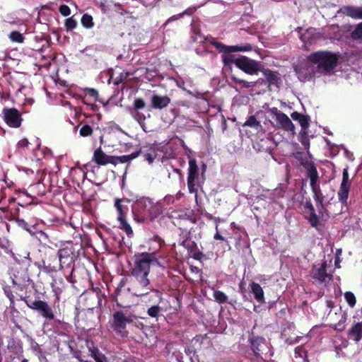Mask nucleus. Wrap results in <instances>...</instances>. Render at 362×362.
<instances>
[{"label": "nucleus", "mask_w": 362, "mask_h": 362, "mask_svg": "<svg viewBox=\"0 0 362 362\" xmlns=\"http://www.w3.org/2000/svg\"><path fill=\"white\" fill-rule=\"evenodd\" d=\"M308 60L313 64L318 74H330L337 66L338 56L331 52L318 51L310 54Z\"/></svg>", "instance_id": "obj_1"}, {"label": "nucleus", "mask_w": 362, "mask_h": 362, "mask_svg": "<svg viewBox=\"0 0 362 362\" xmlns=\"http://www.w3.org/2000/svg\"><path fill=\"white\" fill-rule=\"evenodd\" d=\"M156 205L148 197L137 199L132 205V211L136 220L144 219L148 217L153 218L152 210Z\"/></svg>", "instance_id": "obj_2"}, {"label": "nucleus", "mask_w": 362, "mask_h": 362, "mask_svg": "<svg viewBox=\"0 0 362 362\" xmlns=\"http://www.w3.org/2000/svg\"><path fill=\"white\" fill-rule=\"evenodd\" d=\"M135 317L132 315H127L122 311H116L113 313L112 318L110 321V327L117 336L124 338L128 336L127 325L132 322Z\"/></svg>", "instance_id": "obj_3"}, {"label": "nucleus", "mask_w": 362, "mask_h": 362, "mask_svg": "<svg viewBox=\"0 0 362 362\" xmlns=\"http://www.w3.org/2000/svg\"><path fill=\"white\" fill-rule=\"evenodd\" d=\"M114 206L118 214L117 221L119 222V228L127 233L128 236L133 234L132 227L127 221V214L129 209L127 204L129 203L130 200L127 198H115L114 200Z\"/></svg>", "instance_id": "obj_4"}, {"label": "nucleus", "mask_w": 362, "mask_h": 362, "mask_svg": "<svg viewBox=\"0 0 362 362\" xmlns=\"http://www.w3.org/2000/svg\"><path fill=\"white\" fill-rule=\"evenodd\" d=\"M156 262L159 264V262L154 252H142L135 256L134 266L132 269V272L149 274L151 264Z\"/></svg>", "instance_id": "obj_5"}, {"label": "nucleus", "mask_w": 362, "mask_h": 362, "mask_svg": "<svg viewBox=\"0 0 362 362\" xmlns=\"http://www.w3.org/2000/svg\"><path fill=\"white\" fill-rule=\"evenodd\" d=\"M21 300L24 301L29 308L37 311L42 317L48 320L54 319V311L47 302L41 300H31L23 296H21Z\"/></svg>", "instance_id": "obj_6"}, {"label": "nucleus", "mask_w": 362, "mask_h": 362, "mask_svg": "<svg viewBox=\"0 0 362 362\" xmlns=\"http://www.w3.org/2000/svg\"><path fill=\"white\" fill-rule=\"evenodd\" d=\"M132 276L135 279V295L137 296H143L147 295L150 291H153L150 288V281L148 278L149 274L138 273L131 272ZM157 294H160L157 290H153Z\"/></svg>", "instance_id": "obj_7"}, {"label": "nucleus", "mask_w": 362, "mask_h": 362, "mask_svg": "<svg viewBox=\"0 0 362 362\" xmlns=\"http://www.w3.org/2000/svg\"><path fill=\"white\" fill-rule=\"evenodd\" d=\"M270 112L274 116L277 128L294 134L295 126L285 113L280 111L277 107L271 108Z\"/></svg>", "instance_id": "obj_8"}, {"label": "nucleus", "mask_w": 362, "mask_h": 362, "mask_svg": "<svg viewBox=\"0 0 362 362\" xmlns=\"http://www.w3.org/2000/svg\"><path fill=\"white\" fill-rule=\"evenodd\" d=\"M236 66L247 74L257 75L261 71L262 64L259 62L241 56L236 60Z\"/></svg>", "instance_id": "obj_9"}, {"label": "nucleus", "mask_w": 362, "mask_h": 362, "mask_svg": "<svg viewBox=\"0 0 362 362\" xmlns=\"http://www.w3.org/2000/svg\"><path fill=\"white\" fill-rule=\"evenodd\" d=\"M250 344L252 349L256 356L273 355L271 346L264 338L260 337L252 338Z\"/></svg>", "instance_id": "obj_10"}, {"label": "nucleus", "mask_w": 362, "mask_h": 362, "mask_svg": "<svg viewBox=\"0 0 362 362\" xmlns=\"http://www.w3.org/2000/svg\"><path fill=\"white\" fill-rule=\"evenodd\" d=\"M198 166L197 160L194 158H190L189 160L187 187L189 193H197L196 181L198 179Z\"/></svg>", "instance_id": "obj_11"}, {"label": "nucleus", "mask_w": 362, "mask_h": 362, "mask_svg": "<svg viewBox=\"0 0 362 362\" xmlns=\"http://www.w3.org/2000/svg\"><path fill=\"white\" fill-rule=\"evenodd\" d=\"M309 156L310 153L308 151L307 154L298 153L296 157L300 160V165L306 170L307 175L309 179H313L318 176V173L313 161L308 158Z\"/></svg>", "instance_id": "obj_12"}, {"label": "nucleus", "mask_w": 362, "mask_h": 362, "mask_svg": "<svg viewBox=\"0 0 362 362\" xmlns=\"http://www.w3.org/2000/svg\"><path fill=\"white\" fill-rule=\"evenodd\" d=\"M4 121L11 127L17 128L21 126L22 118L19 112L15 108H4Z\"/></svg>", "instance_id": "obj_13"}, {"label": "nucleus", "mask_w": 362, "mask_h": 362, "mask_svg": "<svg viewBox=\"0 0 362 362\" xmlns=\"http://www.w3.org/2000/svg\"><path fill=\"white\" fill-rule=\"evenodd\" d=\"M351 187V182L349 179L348 168H344L342 173V181L340 185V187L338 192L339 200L343 204H346L349 189Z\"/></svg>", "instance_id": "obj_14"}, {"label": "nucleus", "mask_w": 362, "mask_h": 362, "mask_svg": "<svg viewBox=\"0 0 362 362\" xmlns=\"http://www.w3.org/2000/svg\"><path fill=\"white\" fill-rule=\"evenodd\" d=\"M295 70L299 80L301 81H309L316 74H318L313 64L308 62V60L305 65L296 66Z\"/></svg>", "instance_id": "obj_15"}, {"label": "nucleus", "mask_w": 362, "mask_h": 362, "mask_svg": "<svg viewBox=\"0 0 362 362\" xmlns=\"http://www.w3.org/2000/svg\"><path fill=\"white\" fill-rule=\"evenodd\" d=\"M327 262L325 259L321 263L314 264L311 271L312 277L320 282H324L327 279H330L327 271Z\"/></svg>", "instance_id": "obj_16"}, {"label": "nucleus", "mask_w": 362, "mask_h": 362, "mask_svg": "<svg viewBox=\"0 0 362 362\" xmlns=\"http://www.w3.org/2000/svg\"><path fill=\"white\" fill-rule=\"evenodd\" d=\"M212 45L223 53L225 52H249L252 49L250 44L245 43L240 45L227 46L219 42H213Z\"/></svg>", "instance_id": "obj_17"}, {"label": "nucleus", "mask_w": 362, "mask_h": 362, "mask_svg": "<svg viewBox=\"0 0 362 362\" xmlns=\"http://www.w3.org/2000/svg\"><path fill=\"white\" fill-rule=\"evenodd\" d=\"M319 177L317 176L315 178L310 179V185L311 187L312 192L313 193V198L316 202L317 206L319 208H323V202L326 201V197L322 194L320 185L317 183Z\"/></svg>", "instance_id": "obj_18"}, {"label": "nucleus", "mask_w": 362, "mask_h": 362, "mask_svg": "<svg viewBox=\"0 0 362 362\" xmlns=\"http://www.w3.org/2000/svg\"><path fill=\"white\" fill-rule=\"evenodd\" d=\"M180 244L192 254L194 259H201L204 257V254L197 249L196 243L191 238L187 237L181 240Z\"/></svg>", "instance_id": "obj_19"}, {"label": "nucleus", "mask_w": 362, "mask_h": 362, "mask_svg": "<svg viewBox=\"0 0 362 362\" xmlns=\"http://www.w3.org/2000/svg\"><path fill=\"white\" fill-rule=\"evenodd\" d=\"M305 218L312 227L317 228L319 226V218L315 213L314 206L311 203L305 205Z\"/></svg>", "instance_id": "obj_20"}, {"label": "nucleus", "mask_w": 362, "mask_h": 362, "mask_svg": "<svg viewBox=\"0 0 362 362\" xmlns=\"http://www.w3.org/2000/svg\"><path fill=\"white\" fill-rule=\"evenodd\" d=\"M339 11L353 19H362V6H346Z\"/></svg>", "instance_id": "obj_21"}, {"label": "nucleus", "mask_w": 362, "mask_h": 362, "mask_svg": "<svg viewBox=\"0 0 362 362\" xmlns=\"http://www.w3.org/2000/svg\"><path fill=\"white\" fill-rule=\"evenodd\" d=\"M151 105L155 109H163L170 103V98L168 95H153L151 97Z\"/></svg>", "instance_id": "obj_22"}, {"label": "nucleus", "mask_w": 362, "mask_h": 362, "mask_svg": "<svg viewBox=\"0 0 362 362\" xmlns=\"http://www.w3.org/2000/svg\"><path fill=\"white\" fill-rule=\"evenodd\" d=\"M113 156L106 155L100 148L95 151L93 160L98 165H105L108 163L112 164Z\"/></svg>", "instance_id": "obj_23"}, {"label": "nucleus", "mask_w": 362, "mask_h": 362, "mask_svg": "<svg viewBox=\"0 0 362 362\" xmlns=\"http://www.w3.org/2000/svg\"><path fill=\"white\" fill-rule=\"evenodd\" d=\"M141 152V148H137L133 153L129 155H124L120 156H113L112 164L117 165V163H130L132 160L137 158Z\"/></svg>", "instance_id": "obj_24"}, {"label": "nucleus", "mask_w": 362, "mask_h": 362, "mask_svg": "<svg viewBox=\"0 0 362 362\" xmlns=\"http://www.w3.org/2000/svg\"><path fill=\"white\" fill-rule=\"evenodd\" d=\"M73 255L71 248L69 247L62 248L58 251L59 260L62 268L63 267L62 264H65L67 261H69L68 263L72 262Z\"/></svg>", "instance_id": "obj_25"}, {"label": "nucleus", "mask_w": 362, "mask_h": 362, "mask_svg": "<svg viewBox=\"0 0 362 362\" xmlns=\"http://www.w3.org/2000/svg\"><path fill=\"white\" fill-rule=\"evenodd\" d=\"M250 287L255 300L260 303H264V291L261 286L259 284L252 281L250 284Z\"/></svg>", "instance_id": "obj_26"}, {"label": "nucleus", "mask_w": 362, "mask_h": 362, "mask_svg": "<svg viewBox=\"0 0 362 362\" xmlns=\"http://www.w3.org/2000/svg\"><path fill=\"white\" fill-rule=\"evenodd\" d=\"M88 348L90 355L94 358L95 362H107L106 357L95 347L93 344L88 343Z\"/></svg>", "instance_id": "obj_27"}, {"label": "nucleus", "mask_w": 362, "mask_h": 362, "mask_svg": "<svg viewBox=\"0 0 362 362\" xmlns=\"http://www.w3.org/2000/svg\"><path fill=\"white\" fill-rule=\"evenodd\" d=\"M231 81L240 88H250L257 86L258 81H247L243 79L239 78L235 74L230 75Z\"/></svg>", "instance_id": "obj_28"}, {"label": "nucleus", "mask_w": 362, "mask_h": 362, "mask_svg": "<svg viewBox=\"0 0 362 362\" xmlns=\"http://www.w3.org/2000/svg\"><path fill=\"white\" fill-rule=\"evenodd\" d=\"M261 72H262L267 81L269 84H276L279 80V74L276 71H271L269 69H264L261 67Z\"/></svg>", "instance_id": "obj_29"}, {"label": "nucleus", "mask_w": 362, "mask_h": 362, "mask_svg": "<svg viewBox=\"0 0 362 362\" xmlns=\"http://www.w3.org/2000/svg\"><path fill=\"white\" fill-rule=\"evenodd\" d=\"M349 334L356 342H358L362 338V324L358 322L354 325Z\"/></svg>", "instance_id": "obj_30"}, {"label": "nucleus", "mask_w": 362, "mask_h": 362, "mask_svg": "<svg viewBox=\"0 0 362 362\" xmlns=\"http://www.w3.org/2000/svg\"><path fill=\"white\" fill-rule=\"evenodd\" d=\"M85 92L86 94L83 98L84 103L88 104V103H93L96 101L98 97V93L96 90L93 88H86Z\"/></svg>", "instance_id": "obj_31"}, {"label": "nucleus", "mask_w": 362, "mask_h": 362, "mask_svg": "<svg viewBox=\"0 0 362 362\" xmlns=\"http://www.w3.org/2000/svg\"><path fill=\"white\" fill-rule=\"evenodd\" d=\"M285 192V186L280 185L279 187L274 189L270 193L269 199L272 202H276L277 199L281 198L284 197Z\"/></svg>", "instance_id": "obj_32"}, {"label": "nucleus", "mask_w": 362, "mask_h": 362, "mask_svg": "<svg viewBox=\"0 0 362 362\" xmlns=\"http://www.w3.org/2000/svg\"><path fill=\"white\" fill-rule=\"evenodd\" d=\"M4 293L6 295V296L8 298L10 301V305L9 308L13 311L17 313H18V311L15 308V303H14V296L13 294V292L9 286H4Z\"/></svg>", "instance_id": "obj_33"}, {"label": "nucleus", "mask_w": 362, "mask_h": 362, "mask_svg": "<svg viewBox=\"0 0 362 362\" xmlns=\"http://www.w3.org/2000/svg\"><path fill=\"white\" fill-rule=\"evenodd\" d=\"M81 23L86 29H90L94 26L93 17L88 13H85L82 16Z\"/></svg>", "instance_id": "obj_34"}, {"label": "nucleus", "mask_w": 362, "mask_h": 362, "mask_svg": "<svg viewBox=\"0 0 362 362\" xmlns=\"http://www.w3.org/2000/svg\"><path fill=\"white\" fill-rule=\"evenodd\" d=\"M232 52H225L222 55V61L225 66L234 64L236 66V60L238 57L231 54Z\"/></svg>", "instance_id": "obj_35"}, {"label": "nucleus", "mask_w": 362, "mask_h": 362, "mask_svg": "<svg viewBox=\"0 0 362 362\" xmlns=\"http://www.w3.org/2000/svg\"><path fill=\"white\" fill-rule=\"evenodd\" d=\"M191 13L189 12V11L188 9H186L185 11H184L183 12L180 13H178V14H176V15H174L171 17H170L166 21L165 23H163V25H162L163 28H165L168 23H172V22H174V21H176L182 18H183V16L185 15H189Z\"/></svg>", "instance_id": "obj_36"}, {"label": "nucleus", "mask_w": 362, "mask_h": 362, "mask_svg": "<svg viewBox=\"0 0 362 362\" xmlns=\"http://www.w3.org/2000/svg\"><path fill=\"white\" fill-rule=\"evenodd\" d=\"M243 127H250L257 129L261 127L260 122H258L255 116H250L243 124Z\"/></svg>", "instance_id": "obj_37"}, {"label": "nucleus", "mask_w": 362, "mask_h": 362, "mask_svg": "<svg viewBox=\"0 0 362 362\" xmlns=\"http://www.w3.org/2000/svg\"><path fill=\"white\" fill-rule=\"evenodd\" d=\"M8 37L12 42L17 43H23L25 40L24 36L18 31H12Z\"/></svg>", "instance_id": "obj_38"}, {"label": "nucleus", "mask_w": 362, "mask_h": 362, "mask_svg": "<svg viewBox=\"0 0 362 362\" xmlns=\"http://www.w3.org/2000/svg\"><path fill=\"white\" fill-rule=\"evenodd\" d=\"M214 298L219 303H224L228 300V296L222 291L215 290Z\"/></svg>", "instance_id": "obj_39"}, {"label": "nucleus", "mask_w": 362, "mask_h": 362, "mask_svg": "<svg viewBox=\"0 0 362 362\" xmlns=\"http://www.w3.org/2000/svg\"><path fill=\"white\" fill-rule=\"evenodd\" d=\"M130 113L132 116L139 123L141 124L146 119V116L137 110H131Z\"/></svg>", "instance_id": "obj_40"}, {"label": "nucleus", "mask_w": 362, "mask_h": 362, "mask_svg": "<svg viewBox=\"0 0 362 362\" xmlns=\"http://www.w3.org/2000/svg\"><path fill=\"white\" fill-rule=\"evenodd\" d=\"M77 25V21L74 18L73 16L66 18L64 22V26L68 31L75 29Z\"/></svg>", "instance_id": "obj_41"}, {"label": "nucleus", "mask_w": 362, "mask_h": 362, "mask_svg": "<svg viewBox=\"0 0 362 362\" xmlns=\"http://www.w3.org/2000/svg\"><path fill=\"white\" fill-rule=\"evenodd\" d=\"M191 37L193 42L198 43H202L205 40L204 37L194 28H192V35Z\"/></svg>", "instance_id": "obj_42"}, {"label": "nucleus", "mask_w": 362, "mask_h": 362, "mask_svg": "<svg viewBox=\"0 0 362 362\" xmlns=\"http://www.w3.org/2000/svg\"><path fill=\"white\" fill-rule=\"evenodd\" d=\"M160 311L161 308L159 305H156L150 307L147 310V313L151 317H157Z\"/></svg>", "instance_id": "obj_43"}, {"label": "nucleus", "mask_w": 362, "mask_h": 362, "mask_svg": "<svg viewBox=\"0 0 362 362\" xmlns=\"http://www.w3.org/2000/svg\"><path fill=\"white\" fill-rule=\"evenodd\" d=\"M295 357L305 360L306 351L303 346H298L295 349Z\"/></svg>", "instance_id": "obj_44"}, {"label": "nucleus", "mask_w": 362, "mask_h": 362, "mask_svg": "<svg viewBox=\"0 0 362 362\" xmlns=\"http://www.w3.org/2000/svg\"><path fill=\"white\" fill-rule=\"evenodd\" d=\"M344 298L347 303L351 306L354 307L356 304V298L353 293L347 291L344 293Z\"/></svg>", "instance_id": "obj_45"}, {"label": "nucleus", "mask_w": 362, "mask_h": 362, "mask_svg": "<svg viewBox=\"0 0 362 362\" xmlns=\"http://www.w3.org/2000/svg\"><path fill=\"white\" fill-rule=\"evenodd\" d=\"M93 133V129L90 125L85 124L83 125L79 132V134L81 136H90Z\"/></svg>", "instance_id": "obj_46"}, {"label": "nucleus", "mask_w": 362, "mask_h": 362, "mask_svg": "<svg viewBox=\"0 0 362 362\" xmlns=\"http://www.w3.org/2000/svg\"><path fill=\"white\" fill-rule=\"evenodd\" d=\"M352 37L354 39H361L362 40V22L356 25L352 32Z\"/></svg>", "instance_id": "obj_47"}, {"label": "nucleus", "mask_w": 362, "mask_h": 362, "mask_svg": "<svg viewBox=\"0 0 362 362\" xmlns=\"http://www.w3.org/2000/svg\"><path fill=\"white\" fill-rule=\"evenodd\" d=\"M146 104L143 99L136 98L134 102V107L132 110H140L145 107Z\"/></svg>", "instance_id": "obj_48"}, {"label": "nucleus", "mask_w": 362, "mask_h": 362, "mask_svg": "<svg viewBox=\"0 0 362 362\" xmlns=\"http://www.w3.org/2000/svg\"><path fill=\"white\" fill-rule=\"evenodd\" d=\"M59 11L63 16H69L71 14L70 8L65 4L60 5L59 7Z\"/></svg>", "instance_id": "obj_49"}, {"label": "nucleus", "mask_w": 362, "mask_h": 362, "mask_svg": "<svg viewBox=\"0 0 362 362\" xmlns=\"http://www.w3.org/2000/svg\"><path fill=\"white\" fill-rule=\"evenodd\" d=\"M42 269L46 273H52L57 271V267L55 266H52L50 264L47 265L44 262Z\"/></svg>", "instance_id": "obj_50"}, {"label": "nucleus", "mask_w": 362, "mask_h": 362, "mask_svg": "<svg viewBox=\"0 0 362 362\" xmlns=\"http://www.w3.org/2000/svg\"><path fill=\"white\" fill-rule=\"evenodd\" d=\"M298 122L303 129H307L309 126L308 119L303 115L300 118Z\"/></svg>", "instance_id": "obj_51"}, {"label": "nucleus", "mask_w": 362, "mask_h": 362, "mask_svg": "<svg viewBox=\"0 0 362 362\" xmlns=\"http://www.w3.org/2000/svg\"><path fill=\"white\" fill-rule=\"evenodd\" d=\"M144 159L148 161L149 164L152 163L153 160H155L156 155L152 154L150 153H144Z\"/></svg>", "instance_id": "obj_52"}, {"label": "nucleus", "mask_w": 362, "mask_h": 362, "mask_svg": "<svg viewBox=\"0 0 362 362\" xmlns=\"http://www.w3.org/2000/svg\"><path fill=\"white\" fill-rule=\"evenodd\" d=\"M175 198L173 195H166L163 199V202L166 203L168 205L172 204L174 203Z\"/></svg>", "instance_id": "obj_53"}, {"label": "nucleus", "mask_w": 362, "mask_h": 362, "mask_svg": "<svg viewBox=\"0 0 362 362\" xmlns=\"http://www.w3.org/2000/svg\"><path fill=\"white\" fill-rule=\"evenodd\" d=\"M29 144L26 139H23L18 142L17 146L18 148H25L28 146Z\"/></svg>", "instance_id": "obj_54"}, {"label": "nucleus", "mask_w": 362, "mask_h": 362, "mask_svg": "<svg viewBox=\"0 0 362 362\" xmlns=\"http://www.w3.org/2000/svg\"><path fill=\"white\" fill-rule=\"evenodd\" d=\"M214 238L215 240H222V241H226V239L224 237H223L220 233H219V230H218V224H216V233L214 234Z\"/></svg>", "instance_id": "obj_55"}, {"label": "nucleus", "mask_w": 362, "mask_h": 362, "mask_svg": "<svg viewBox=\"0 0 362 362\" xmlns=\"http://www.w3.org/2000/svg\"><path fill=\"white\" fill-rule=\"evenodd\" d=\"M302 115H303L302 114H300V113H298V112H293L291 115V116L292 119H293V120H295V121H298V122L299 121V119H300V118L301 117V116H302Z\"/></svg>", "instance_id": "obj_56"}, {"label": "nucleus", "mask_w": 362, "mask_h": 362, "mask_svg": "<svg viewBox=\"0 0 362 362\" xmlns=\"http://www.w3.org/2000/svg\"><path fill=\"white\" fill-rule=\"evenodd\" d=\"M332 327L334 329H338L340 331H341L344 329V326L340 322L338 324H335V325H332Z\"/></svg>", "instance_id": "obj_57"}, {"label": "nucleus", "mask_w": 362, "mask_h": 362, "mask_svg": "<svg viewBox=\"0 0 362 362\" xmlns=\"http://www.w3.org/2000/svg\"><path fill=\"white\" fill-rule=\"evenodd\" d=\"M62 105H63L64 107H69V110H70L71 111H74V112H75V110H74V107L71 105V103H70L69 102H68V101H64V102H63V103H62Z\"/></svg>", "instance_id": "obj_58"}, {"label": "nucleus", "mask_w": 362, "mask_h": 362, "mask_svg": "<svg viewBox=\"0 0 362 362\" xmlns=\"http://www.w3.org/2000/svg\"><path fill=\"white\" fill-rule=\"evenodd\" d=\"M153 239L155 241H156L158 243V247L160 248L161 247V245L163 243L162 240L158 235H155L153 237Z\"/></svg>", "instance_id": "obj_59"}, {"label": "nucleus", "mask_w": 362, "mask_h": 362, "mask_svg": "<svg viewBox=\"0 0 362 362\" xmlns=\"http://www.w3.org/2000/svg\"><path fill=\"white\" fill-rule=\"evenodd\" d=\"M12 279V284L15 286H19L20 285V282L18 281V280L17 279L16 277H14V278H11Z\"/></svg>", "instance_id": "obj_60"}, {"label": "nucleus", "mask_w": 362, "mask_h": 362, "mask_svg": "<svg viewBox=\"0 0 362 362\" xmlns=\"http://www.w3.org/2000/svg\"><path fill=\"white\" fill-rule=\"evenodd\" d=\"M302 144L305 146V148H309V141H307V140H305V141H302Z\"/></svg>", "instance_id": "obj_61"}, {"label": "nucleus", "mask_w": 362, "mask_h": 362, "mask_svg": "<svg viewBox=\"0 0 362 362\" xmlns=\"http://www.w3.org/2000/svg\"><path fill=\"white\" fill-rule=\"evenodd\" d=\"M40 186V183L38 182V183H36L35 185H33L31 186V188H36V187H38Z\"/></svg>", "instance_id": "obj_62"}, {"label": "nucleus", "mask_w": 362, "mask_h": 362, "mask_svg": "<svg viewBox=\"0 0 362 362\" xmlns=\"http://www.w3.org/2000/svg\"><path fill=\"white\" fill-rule=\"evenodd\" d=\"M230 226H231V228H234V227L235 226V223H234V222H232V223H230Z\"/></svg>", "instance_id": "obj_63"}, {"label": "nucleus", "mask_w": 362, "mask_h": 362, "mask_svg": "<svg viewBox=\"0 0 362 362\" xmlns=\"http://www.w3.org/2000/svg\"><path fill=\"white\" fill-rule=\"evenodd\" d=\"M21 362H28L27 359H23Z\"/></svg>", "instance_id": "obj_64"}]
</instances>
